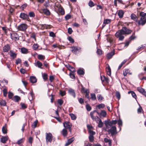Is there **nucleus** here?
<instances>
[{
    "label": "nucleus",
    "mask_w": 146,
    "mask_h": 146,
    "mask_svg": "<svg viewBox=\"0 0 146 146\" xmlns=\"http://www.w3.org/2000/svg\"><path fill=\"white\" fill-rule=\"evenodd\" d=\"M9 55L13 59L16 58L17 54L13 51L10 50L9 52Z\"/></svg>",
    "instance_id": "nucleus-20"
},
{
    "label": "nucleus",
    "mask_w": 146,
    "mask_h": 146,
    "mask_svg": "<svg viewBox=\"0 0 146 146\" xmlns=\"http://www.w3.org/2000/svg\"><path fill=\"white\" fill-rule=\"evenodd\" d=\"M62 134L64 136H66L67 134V130L65 129H63L62 130Z\"/></svg>",
    "instance_id": "nucleus-41"
},
{
    "label": "nucleus",
    "mask_w": 146,
    "mask_h": 146,
    "mask_svg": "<svg viewBox=\"0 0 146 146\" xmlns=\"http://www.w3.org/2000/svg\"><path fill=\"white\" fill-rule=\"evenodd\" d=\"M3 93L4 96L5 97H6L7 94V89L5 88L4 89H3Z\"/></svg>",
    "instance_id": "nucleus-48"
},
{
    "label": "nucleus",
    "mask_w": 146,
    "mask_h": 146,
    "mask_svg": "<svg viewBox=\"0 0 146 146\" xmlns=\"http://www.w3.org/2000/svg\"><path fill=\"white\" fill-rule=\"evenodd\" d=\"M97 97L98 100L99 101L102 100L104 98L103 97H102L101 95L100 94H98L97 95Z\"/></svg>",
    "instance_id": "nucleus-52"
},
{
    "label": "nucleus",
    "mask_w": 146,
    "mask_h": 146,
    "mask_svg": "<svg viewBox=\"0 0 146 146\" xmlns=\"http://www.w3.org/2000/svg\"><path fill=\"white\" fill-rule=\"evenodd\" d=\"M124 34L121 31V30L118 31L115 34V36L117 38H118V39L119 40H123L124 38V36H123Z\"/></svg>",
    "instance_id": "nucleus-3"
},
{
    "label": "nucleus",
    "mask_w": 146,
    "mask_h": 146,
    "mask_svg": "<svg viewBox=\"0 0 146 146\" xmlns=\"http://www.w3.org/2000/svg\"><path fill=\"white\" fill-rule=\"evenodd\" d=\"M24 141V138H23L18 140L16 143L18 145H20L21 143H23Z\"/></svg>",
    "instance_id": "nucleus-38"
},
{
    "label": "nucleus",
    "mask_w": 146,
    "mask_h": 146,
    "mask_svg": "<svg viewBox=\"0 0 146 146\" xmlns=\"http://www.w3.org/2000/svg\"><path fill=\"white\" fill-rule=\"evenodd\" d=\"M86 107L87 110L88 111H90L91 110V108L88 104H87L86 106Z\"/></svg>",
    "instance_id": "nucleus-64"
},
{
    "label": "nucleus",
    "mask_w": 146,
    "mask_h": 146,
    "mask_svg": "<svg viewBox=\"0 0 146 146\" xmlns=\"http://www.w3.org/2000/svg\"><path fill=\"white\" fill-rule=\"evenodd\" d=\"M111 128L110 129H108V134H111L112 136H113L114 135L116 134L117 133L116 128L115 126H110Z\"/></svg>",
    "instance_id": "nucleus-2"
},
{
    "label": "nucleus",
    "mask_w": 146,
    "mask_h": 146,
    "mask_svg": "<svg viewBox=\"0 0 146 146\" xmlns=\"http://www.w3.org/2000/svg\"><path fill=\"white\" fill-rule=\"evenodd\" d=\"M42 77L44 80H46L48 79L47 75L46 74L44 73L42 74Z\"/></svg>",
    "instance_id": "nucleus-43"
},
{
    "label": "nucleus",
    "mask_w": 146,
    "mask_h": 146,
    "mask_svg": "<svg viewBox=\"0 0 146 146\" xmlns=\"http://www.w3.org/2000/svg\"><path fill=\"white\" fill-rule=\"evenodd\" d=\"M39 46L37 44H35L33 45V48L35 50H36L38 48Z\"/></svg>",
    "instance_id": "nucleus-45"
},
{
    "label": "nucleus",
    "mask_w": 146,
    "mask_h": 146,
    "mask_svg": "<svg viewBox=\"0 0 146 146\" xmlns=\"http://www.w3.org/2000/svg\"><path fill=\"white\" fill-rule=\"evenodd\" d=\"M8 139V136L3 137L1 138V141L3 143H5Z\"/></svg>",
    "instance_id": "nucleus-22"
},
{
    "label": "nucleus",
    "mask_w": 146,
    "mask_h": 146,
    "mask_svg": "<svg viewBox=\"0 0 146 146\" xmlns=\"http://www.w3.org/2000/svg\"><path fill=\"white\" fill-rule=\"evenodd\" d=\"M27 28V25L25 24H22L18 27V29L19 31H26Z\"/></svg>",
    "instance_id": "nucleus-5"
},
{
    "label": "nucleus",
    "mask_w": 146,
    "mask_h": 146,
    "mask_svg": "<svg viewBox=\"0 0 146 146\" xmlns=\"http://www.w3.org/2000/svg\"><path fill=\"white\" fill-rule=\"evenodd\" d=\"M42 28L43 29L45 28L46 29H48L50 28V25H46V24L42 25Z\"/></svg>",
    "instance_id": "nucleus-56"
},
{
    "label": "nucleus",
    "mask_w": 146,
    "mask_h": 146,
    "mask_svg": "<svg viewBox=\"0 0 146 146\" xmlns=\"http://www.w3.org/2000/svg\"><path fill=\"white\" fill-rule=\"evenodd\" d=\"M77 73L79 75H83L84 74V72L83 70L79 69L77 71Z\"/></svg>",
    "instance_id": "nucleus-42"
},
{
    "label": "nucleus",
    "mask_w": 146,
    "mask_h": 146,
    "mask_svg": "<svg viewBox=\"0 0 146 146\" xmlns=\"http://www.w3.org/2000/svg\"><path fill=\"white\" fill-rule=\"evenodd\" d=\"M70 115L71 117V118L72 120H75L76 119V115L73 113H70Z\"/></svg>",
    "instance_id": "nucleus-55"
},
{
    "label": "nucleus",
    "mask_w": 146,
    "mask_h": 146,
    "mask_svg": "<svg viewBox=\"0 0 146 146\" xmlns=\"http://www.w3.org/2000/svg\"><path fill=\"white\" fill-rule=\"evenodd\" d=\"M98 118L97 119V122L98 125V127L99 128H101L103 126V123L101 119L99 118L98 117H97Z\"/></svg>",
    "instance_id": "nucleus-14"
},
{
    "label": "nucleus",
    "mask_w": 146,
    "mask_h": 146,
    "mask_svg": "<svg viewBox=\"0 0 146 146\" xmlns=\"http://www.w3.org/2000/svg\"><path fill=\"white\" fill-rule=\"evenodd\" d=\"M72 51L75 54L78 53V52H79L80 50V48L79 47L73 46L71 48Z\"/></svg>",
    "instance_id": "nucleus-9"
},
{
    "label": "nucleus",
    "mask_w": 146,
    "mask_h": 146,
    "mask_svg": "<svg viewBox=\"0 0 146 146\" xmlns=\"http://www.w3.org/2000/svg\"><path fill=\"white\" fill-rule=\"evenodd\" d=\"M97 113V111L94 110L92 112H91L90 113V115L92 119L93 120H95V121H96V123H98L97 121V119H98V118H97V117H98V116H96V117H94V113Z\"/></svg>",
    "instance_id": "nucleus-10"
},
{
    "label": "nucleus",
    "mask_w": 146,
    "mask_h": 146,
    "mask_svg": "<svg viewBox=\"0 0 146 146\" xmlns=\"http://www.w3.org/2000/svg\"><path fill=\"white\" fill-rule=\"evenodd\" d=\"M58 7V10L59 12L61 14L63 15L64 14V9L60 5H59V6H57Z\"/></svg>",
    "instance_id": "nucleus-18"
},
{
    "label": "nucleus",
    "mask_w": 146,
    "mask_h": 146,
    "mask_svg": "<svg viewBox=\"0 0 146 146\" xmlns=\"http://www.w3.org/2000/svg\"><path fill=\"white\" fill-rule=\"evenodd\" d=\"M74 140V137H72L68 139L67 142L66 143L65 146H67L70 144Z\"/></svg>",
    "instance_id": "nucleus-21"
},
{
    "label": "nucleus",
    "mask_w": 146,
    "mask_h": 146,
    "mask_svg": "<svg viewBox=\"0 0 146 146\" xmlns=\"http://www.w3.org/2000/svg\"><path fill=\"white\" fill-rule=\"evenodd\" d=\"M118 124L119 125V128L120 130H121V127L120 126H122V122L121 120L120 119H119L118 121Z\"/></svg>",
    "instance_id": "nucleus-39"
},
{
    "label": "nucleus",
    "mask_w": 146,
    "mask_h": 146,
    "mask_svg": "<svg viewBox=\"0 0 146 146\" xmlns=\"http://www.w3.org/2000/svg\"><path fill=\"white\" fill-rule=\"evenodd\" d=\"M38 58L39 60H42L44 59V57L42 55H38Z\"/></svg>",
    "instance_id": "nucleus-61"
},
{
    "label": "nucleus",
    "mask_w": 146,
    "mask_h": 146,
    "mask_svg": "<svg viewBox=\"0 0 146 146\" xmlns=\"http://www.w3.org/2000/svg\"><path fill=\"white\" fill-rule=\"evenodd\" d=\"M80 88V87H81V91L83 93H86L88 92V90L86 89H85L84 88L82 84H81L79 86Z\"/></svg>",
    "instance_id": "nucleus-30"
},
{
    "label": "nucleus",
    "mask_w": 146,
    "mask_h": 146,
    "mask_svg": "<svg viewBox=\"0 0 146 146\" xmlns=\"http://www.w3.org/2000/svg\"><path fill=\"white\" fill-rule=\"evenodd\" d=\"M43 12L46 15H50V12L47 9H42Z\"/></svg>",
    "instance_id": "nucleus-27"
},
{
    "label": "nucleus",
    "mask_w": 146,
    "mask_h": 146,
    "mask_svg": "<svg viewBox=\"0 0 146 146\" xmlns=\"http://www.w3.org/2000/svg\"><path fill=\"white\" fill-rule=\"evenodd\" d=\"M29 16L30 17H33L35 16V13L33 12H31L29 13Z\"/></svg>",
    "instance_id": "nucleus-59"
},
{
    "label": "nucleus",
    "mask_w": 146,
    "mask_h": 146,
    "mask_svg": "<svg viewBox=\"0 0 146 146\" xmlns=\"http://www.w3.org/2000/svg\"><path fill=\"white\" fill-rule=\"evenodd\" d=\"M53 138L52 134L50 133H46V139L47 143L51 142Z\"/></svg>",
    "instance_id": "nucleus-4"
},
{
    "label": "nucleus",
    "mask_w": 146,
    "mask_h": 146,
    "mask_svg": "<svg viewBox=\"0 0 146 146\" xmlns=\"http://www.w3.org/2000/svg\"><path fill=\"white\" fill-rule=\"evenodd\" d=\"M68 93L70 94L74 98H75L76 94L74 90L70 88L68 90Z\"/></svg>",
    "instance_id": "nucleus-16"
},
{
    "label": "nucleus",
    "mask_w": 146,
    "mask_h": 146,
    "mask_svg": "<svg viewBox=\"0 0 146 146\" xmlns=\"http://www.w3.org/2000/svg\"><path fill=\"white\" fill-rule=\"evenodd\" d=\"M2 131L3 133L6 134L7 133V129L5 127L3 126L2 128Z\"/></svg>",
    "instance_id": "nucleus-46"
},
{
    "label": "nucleus",
    "mask_w": 146,
    "mask_h": 146,
    "mask_svg": "<svg viewBox=\"0 0 146 146\" xmlns=\"http://www.w3.org/2000/svg\"><path fill=\"white\" fill-rule=\"evenodd\" d=\"M30 80L31 82L33 83H36L37 81L36 78L34 76H30Z\"/></svg>",
    "instance_id": "nucleus-24"
},
{
    "label": "nucleus",
    "mask_w": 146,
    "mask_h": 146,
    "mask_svg": "<svg viewBox=\"0 0 146 146\" xmlns=\"http://www.w3.org/2000/svg\"><path fill=\"white\" fill-rule=\"evenodd\" d=\"M97 113L100 117H106L107 114L106 111L104 110H101L100 112H99L97 111Z\"/></svg>",
    "instance_id": "nucleus-8"
},
{
    "label": "nucleus",
    "mask_w": 146,
    "mask_h": 146,
    "mask_svg": "<svg viewBox=\"0 0 146 146\" xmlns=\"http://www.w3.org/2000/svg\"><path fill=\"white\" fill-rule=\"evenodd\" d=\"M124 12L122 10H119L118 12V15L120 18H122L123 16Z\"/></svg>",
    "instance_id": "nucleus-26"
},
{
    "label": "nucleus",
    "mask_w": 146,
    "mask_h": 146,
    "mask_svg": "<svg viewBox=\"0 0 146 146\" xmlns=\"http://www.w3.org/2000/svg\"><path fill=\"white\" fill-rule=\"evenodd\" d=\"M123 74L124 76H125L127 75V74H131L132 73L130 72V71L129 69H125L123 71Z\"/></svg>",
    "instance_id": "nucleus-23"
},
{
    "label": "nucleus",
    "mask_w": 146,
    "mask_h": 146,
    "mask_svg": "<svg viewBox=\"0 0 146 146\" xmlns=\"http://www.w3.org/2000/svg\"><path fill=\"white\" fill-rule=\"evenodd\" d=\"M44 5L46 7H47L50 6L48 1H46L44 3Z\"/></svg>",
    "instance_id": "nucleus-53"
},
{
    "label": "nucleus",
    "mask_w": 146,
    "mask_h": 146,
    "mask_svg": "<svg viewBox=\"0 0 146 146\" xmlns=\"http://www.w3.org/2000/svg\"><path fill=\"white\" fill-rule=\"evenodd\" d=\"M140 15L141 18L137 22L139 25H143L146 22V13L143 12H141Z\"/></svg>",
    "instance_id": "nucleus-1"
},
{
    "label": "nucleus",
    "mask_w": 146,
    "mask_h": 146,
    "mask_svg": "<svg viewBox=\"0 0 146 146\" xmlns=\"http://www.w3.org/2000/svg\"><path fill=\"white\" fill-rule=\"evenodd\" d=\"M10 48L9 45L8 44H7L3 47V51L4 52H8Z\"/></svg>",
    "instance_id": "nucleus-15"
},
{
    "label": "nucleus",
    "mask_w": 146,
    "mask_h": 146,
    "mask_svg": "<svg viewBox=\"0 0 146 146\" xmlns=\"http://www.w3.org/2000/svg\"><path fill=\"white\" fill-rule=\"evenodd\" d=\"M128 93L129 94L131 93V94L133 98H135V99H136V95L135 93L133 91H130L128 92Z\"/></svg>",
    "instance_id": "nucleus-35"
},
{
    "label": "nucleus",
    "mask_w": 146,
    "mask_h": 146,
    "mask_svg": "<svg viewBox=\"0 0 146 146\" xmlns=\"http://www.w3.org/2000/svg\"><path fill=\"white\" fill-rule=\"evenodd\" d=\"M68 40L71 43H73L74 42V40L73 38L70 36H69L68 38Z\"/></svg>",
    "instance_id": "nucleus-63"
},
{
    "label": "nucleus",
    "mask_w": 146,
    "mask_h": 146,
    "mask_svg": "<svg viewBox=\"0 0 146 146\" xmlns=\"http://www.w3.org/2000/svg\"><path fill=\"white\" fill-rule=\"evenodd\" d=\"M114 54V52L112 51L108 53L107 54L106 56L108 59H110L112 57Z\"/></svg>",
    "instance_id": "nucleus-28"
},
{
    "label": "nucleus",
    "mask_w": 146,
    "mask_h": 146,
    "mask_svg": "<svg viewBox=\"0 0 146 146\" xmlns=\"http://www.w3.org/2000/svg\"><path fill=\"white\" fill-rule=\"evenodd\" d=\"M13 96V94L11 92H9L8 93V96L9 99H12Z\"/></svg>",
    "instance_id": "nucleus-49"
},
{
    "label": "nucleus",
    "mask_w": 146,
    "mask_h": 146,
    "mask_svg": "<svg viewBox=\"0 0 146 146\" xmlns=\"http://www.w3.org/2000/svg\"><path fill=\"white\" fill-rule=\"evenodd\" d=\"M91 98L93 100H96V98L94 94H91Z\"/></svg>",
    "instance_id": "nucleus-51"
},
{
    "label": "nucleus",
    "mask_w": 146,
    "mask_h": 146,
    "mask_svg": "<svg viewBox=\"0 0 146 146\" xmlns=\"http://www.w3.org/2000/svg\"><path fill=\"white\" fill-rule=\"evenodd\" d=\"M6 105V103L5 101L4 100H1L0 101V106H5Z\"/></svg>",
    "instance_id": "nucleus-37"
},
{
    "label": "nucleus",
    "mask_w": 146,
    "mask_h": 146,
    "mask_svg": "<svg viewBox=\"0 0 146 146\" xmlns=\"http://www.w3.org/2000/svg\"><path fill=\"white\" fill-rule=\"evenodd\" d=\"M121 30L124 35L129 34L131 32V30L128 29L125 27H123Z\"/></svg>",
    "instance_id": "nucleus-6"
},
{
    "label": "nucleus",
    "mask_w": 146,
    "mask_h": 146,
    "mask_svg": "<svg viewBox=\"0 0 146 146\" xmlns=\"http://www.w3.org/2000/svg\"><path fill=\"white\" fill-rule=\"evenodd\" d=\"M36 64L37 66L40 68H42V64L41 62L39 61H37L36 62Z\"/></svg>",
    "instance_id": "nucleus-40"
},
{
    "label": "nucleus",
    "mask_w": 146,
    "mask_h": 146,
    "mask_svg": "<svg viewBox=\"0 0 146 146\" xmlns=\"http://www.w3.org/2000/svg\"><path fill=\"white\" fill-rule=\"evenodd\" d=\"M20 99V97L17 96H15L12 98V100L16 102H18Z\"/></svg>",
    "instance_id": "nucleus-29"
},
{
    "label": "nucleus",
    "mask_w": 146,
    "mask_h": 146,
    "mask_svg": "<svg viewBox=\"0 0 146 146\" xmlns=\"http://www.w3.org/2000/svg\"><path fill=\"white\" fill-rule=\"evenodd\" d=\"M137 90L146 97V92L144 89L140 87H138L137 88Z\"/></svg>",
    "instance_id": "nucleus-12"
},
{
    "label": "nucleus",
    "mask_w": 146,
    "mask_h": 146,
    "mask_svg": "<svg viewBox=\"0 0 146 146\" xmlns=\"http://www.w3.org/2000/svg\"><path fill=\"white\" fill-rule=\"evenodd\" d=\"M69 70L72 72H74L75 71V68L71 66H69Z\"/></svg>",
    "instance_id": "nucleus-62"
},
{
    "label": "nucleus",
    "mask_w": 146,
    "mask_h": 146,
    "mask_svg": "<svg viewBox=\"0 0 146 146\" xmlns=\"http://www.w3.org/2000/svg\"><path fill=\"white\" fill-rule=\"evenodd\" d=\"M11 38L15 40H16L19 39V37L17 33H13L11 34Z\"/></svg>",
    "instance_id": "nucleus-11"
},
{
    "label": "nucleus",
    "mask_w": 146,
    "mask_h": 146,
    "mask_svg": "<svg viewBox=\"0 0 146 146\" xmlns=\"http://www.w3.org/2000/svg\"><path fill=\"white\" fill-rule=\"evenodd\" d=\"M117 121L116 120H113L111 121H110V125L111 126H113L112 125L113 124H115L117 123Z\"/></svg>",
    "instance_id": "nucleus-60"
},
{
    "label": "nucleus",
    "mask_w": 146,
    "mask_h": 146,
    "mask_svg": "<svg viewBox=\"0 0 146 146\" xmlns=\"http://www.w3.org/2000/svg\"><path fill=\"white\" fill-rule=\"evenodd\" d=\"M106 70L107 74L109 76H111V71L110 68L108 64H107L106 68Z\"/></svg>",
    "instance_id": "nucleus-17"
},
{
    "label": "nucleus",
    "mask_w": 146,
    "mask_h": 146,
    "mask_svg": "<svg viewBox=\"0 0 146 146\" xmlns=\"http://www.w3.org/2000/svg\"><path fill=\"white\" fill-rule=\"evenodd\" d=\"M107 41L109 42L111 44H112L113 42V39L110 38L108 37L107 38Z\"/></svg>",
    "instance_id": "nucleus-57"
},
{
    "label": "nucleus",
    "mask_w": 146,
    "mask_h": 146,
    "mask_svg": "<svg viewBox=\"0 0 146 146\" xmlns=\"http://www.w3.org/2000/svg\"><path fill=\"white\" fill-rule=\"evenodd\" d=\"M111 19H105L104 21L103 24L105 25L109 24L111 22Z\"/></svg>",
    "instance_id": "nucleus-36"
},
{
    "label": "nucleus",
    "mask_w": 146,
    "mask_h": 146,
    "mask_svg": "<svg viewBox=\"0 0 146 146\" xmlns=\"http://www.w3.org/2000/svg\"><path fill=\"white\" fill-rule=\"evenodd\" d=\"M21 52L23 54H27L28 52V49L25 48H21Z\"/></svg>",
    "instance_id": "nucleus-34"
},
{
    "label": "nucleus",
    "mask_w": 146,
    "mask_h": 146,
    "mask_svg": "<svg viewBox=\"0 0 146 146\" xmlns=\"http://www.w3.org/2000/svg\"><path fill=\"white\" fill-rule=\"evenodd\" d=\"M88 5L90 7H92L94 6V4L92 1H90L88 3Z\"/></svg>",
    "instance_id": "nucleus-54"
},
{
    "label": "nucleus",
    "mask_w": 146,
    "mask_h": 146,
    "mask_svg": "<svg viewBox=\"0 0 146 146\" xmlns=\"http://www.w3.org/2000/svg\"><path fill=\"white\" fill-rule=\"evenodd\" d=\"M104 141L106 143H108L109 146H111V140L110 138H105L104 139Z\"/></svg>",
    "instance_id": "nucleus-19"
},
{
    "label": "nucleus",
    "mask_w": 146,
    "mask_h": 146,
    "mask_svg": "<svg viewBox=\"0 0 146 146\" xmlns=\"http://www.w3.org/2000/svg\"><path fill=\"white\" fill-rule=\"evenodd\" d=\"M115 96L119 100L120 98V94L119 92L117 91L115 93Z\"/></svg>",
    "instance_id": "nucleus-50"
},
{
    "label": "nucleus",
    "mask_w": 146,
    "mask_h": 146,
    "mask_svg": "<svg viewBox=\"0 0 146 146\" xmlns=\"http://www.w3.org/2000/svg\"><path fill=\"white\" fill-rule=\"evenodd\" d=\"M20 17L23 20L29 21V15L24 13H21L20 15Z\"/></svg>",
    "instance_id": "nucleus-7"
},
{
    "label": "nucleus",
    "mask_w": 146,
    "mask_h": 146,
    "mask_svg": "<svg viewBox=\"0 0 146 146\" xmlns=\"http://www.w3.org/2000/svg\"><path fill=\"white\" fill-rule=\"evenodd\" d=\"M131 19L134 21L137 22V18L136 16L134 14L132 13L131 15Z\"/></svg>",
    "instance_id": "nucleus-32"
},
{
    "label": "nucleus",
    "mask_w": 146,
    "mask_h": 146,
    "mask_svg": "<svg viewBox=\"0 0 146 146\" xmlns=\"http://www.w3.org/2000/svg\"><path fill=\"white\" fill-rule=\"evenodd\" d=\"M89 140L90 142H93L94 140V137L92 135H90L89 137Z\"/></svg>",
    "instance_id": "nucleus-47"
},
{
    "label": "nucleus",
    "mask_w": 146,
    "mask_h": 146,
    "mask_svg": "<svg viewBox=\"0 0 146 146\" xmlns=\"http://www.w3.org/2000/svg\"><path fill=\"white\" fill-rule=\"evenodd\" d=\"M64 127L70 129L72 126L71 123L68 121H66L63 123Z\"/></svg>",
    "instance_id": "nucleus-13"
},
{
    "label": "nucleus",
    "mask_w": 146,
    "mask_h": 146,
    "mask_svg": "<svg viewBox=\"0 0 146 146\" xmlns=\"http://www.w3.org/2000/svg\"><path fill=\"white\" fill-rule=\"evenodd\" d=\"M105 124L106 126V129H108L109 128L108 125L110 126H111V125H110V121H108L106 120L105 121Z\"/></svg>",
    "instance_id": "nucleus-33"
},
{
    "label": "nucleus",
    "mask_w": 146,
    "mask_h": 146,
    "mask_svg": "<svg viewBox=\"0 0 146 146\" xmlns=\"http://www.w3.org/2000/svg\"><path fill=\"white\" fill-rule=\"evenodd\" d=\"M35 97L34 94L33 93V91L31 92L30 93V95L29 96V99L30 101L34 99Z\"/></svg>",
    "instance_id": "nucleus-25"
},
{
    "label": "nucleus",
    "mask_w": 146,
    "mask_h": 146,
    "mask_svg": "<svg viewBox=\"0 0 146 146\" xmlns=\"http://www.w3.org/2000/svg\"><path fill=\"white\" fill-rule=\"evenodd\" d=\"M101 79L102 81H105L106 83H108L109 82V80L108 77H105L104 76L103 77H101Z\"/></svg>",
    "instance_id": "nucleus-31"
},
{
    "label": "nucleus",
    "mask_w": 146,
    "mask_h": 146,
    "mask_svg": "<svg viewBox=\"0 0 146 146\" xmlns=\"http://www.w3.org/2000/svg\"><path fill=\"white\" fill-rule=\"evenodd\" d=\"M38 123V121L36 120L34 121L32 125V127L34 128H35L36 127V125Z\"/></svg>",
    "instance_id": "nucleus-58"
},
{
    "label": "nucleus",
    "mask_w": 146,
    "mask_h": 146,
    "mask_svg": "<svg viewBox=\"0 0 146 146\" xmlns=\"http://www.w3.org/2000/svg\"><path fill=\"white\" fill-rule=\"evenodd\" d=\"M105 105L103 104H99L97 106V107L99 109L103 108L105 107Z\"/></svg>",
    "instance_id": "nucleus-44"
}]
</instances>
